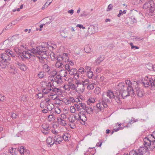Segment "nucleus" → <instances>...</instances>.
Instances as JSON below:
<instances>
[{
	"mask_svg": "<svg viewBox=\"0 0 155 155\" xmlns=\"http://www.w3.org/2000/svg\"><path fill=\"white\" fill-rule=\"evenodd\" d=\"M143 144L145 146H149L150 150L155 148V131L152 134L148 135L143 139Z\"/></svg>",
	"mask_w": 155,
	"mask_h": 155,
	"instance_id": "f257e3e1",
	"label": "nucleus"
},
{
	"mask_svg": "<svg viewBox=\"0 0 155 155\" xmlns=\"http://www.w3.org/2000/svg\"><path fill=\"white\" fill-rule=\"evenodd\" d=\"M131 88L133 89V95L136 94L139 97H142L144 94L143 89L139 87L138 84L135 81H131Z\"/></svg>",
	"mask_w": 155,
	"mask_h": 155,
	"instance_id": "f03ea898",
	"label": "nucleus"
},
{
	"mask_svg": "<svg viewBox=\"0 0 155 155\" xmlns=\"http://www.w3.org/2000/svg\"><path fill=\"white\" fill-rule=\"evenodd\" d=\"M125 82L127 84H128V86L126 89V90L125 89L121 91V94L120 97L123 98V99L130 96H132L133 93V89L131 88V81L130 80H126Z\"/></svg>",
	"mask_w": 155,
	"mask_h": 155,
	"instance_id": "7ed1b4c3",
	"label": "nucleus"
},
{
	"mask_svg": "<svg viewBox=\"0 0 155 155\" xmlns=\"http://www.w3.org/2000/svg\"><path fill=\"white\" fill-rule=\"evenodd\" d=\"M142 83L145 87H150L151 90H155V77L152 78L146 77L142 81Z\"/></svg>",
	"mask_w": 155,
	"mask_h": 155,
	"instance_id": "20e7f679",
	"label": "nucleus"
},
{
	"mask_svg": "<svg viewBox=\"0 0 155 155\" xmlns=\"http://www.w3.org/2000/svg\"><path fill=\"white\" fill-rule=\"evenodd\" d=\"M143 8L144 9H149L150 12L152 15H155V3L153 1H149L145 3L143 5Z\"/></svg>",
	"mask_w": 155,
	"mask_h": 155,
	"instance_id": "39448f33",
	"label": "nucleus"
},
{
	"mask_svg": "<svg viewBox=\"0 0 155 155\" xmlns=\"http://www.w3.org/2000/svg\"><path fill=\"white\" fill-rule=\"evenodd\" d=\"M140 147L138 149V152L140 155H149L150 152L149 150H151L149 149V146Z\"/></svg>",
	"mask_w": 155,
	"mask_h": 155,
	"instance_id": "423d86ee",
	"label": "nucleus"
},
{
	"mask_svg": "<svg viewBox=\"0 0 155 155\" xmlns=\"http://www.w3.org/2000/svg\"><path fill=\"white\" fill-rule=\"evenodd\" d=\"M48 44L47 43H44V45H41V46L37 47V50H38V54H40L42 53H45V52H46L48 50V47H47Z\"/></svg>",
	"mask_w": 155,
	"mask_h": 155,
	"instance_id": "0eeeda50",
	"label": "nucleus"
},
{
	"mask_svg": "<svg viewBox=\"0 0 155 155\" xmlns=\"http://www.w3.org/2000/svg\"><path fill=\"white\" fill-rule=\"evenodd\" d=\"M52 78L51 79V81H54L56 82L57 84H61L62 82V81L61 79V78L60 77V76L58 75H53L51 76V78Z\"/></svg>",
	"mask_w": 155,
	"mask_h": 155,
	"instance_id": "6e6552de",
	"label": "nucleus"
},
{
	"mask_svg": "<svg viewBox=\"0 0 155 155\" xmlns=\"http://www.w3.org/2000/svg\"><path fill=\"white\" fill-rule=\"evenodd\" d=\"M25 45H23L20 46V47L17 48H15L14 50L15 51L17 54H20L21 57L22 54V52L23 50L26 49V47H25Z\"/></svg>",
	"mask_w": 155,
	"mask_h": 155,
	"instance_id": "1a4fd4ad",
	"label": "nucleus"
},
{
	"mask_svg": "<svg viewBox=\"0 0 155 155\" xmlns=\"http://www.w3.org/2000/svg\"><path fill=\"white\" fill-rule=\"evenodd\" d=\"M77 85V87H78V89L80 90L81 92H83L84 90V87L83 86L82 84V81H81L80 80H77L75 82Z\"/></svg>",
	"mask_w": 155,
	"mask_h": 155,
	"instance_id": "9d476101",
	"label": "nucleus"
},
{
	"mask_svg": "<svg viewBox=\"0 0 155 155\" xmlns=\"http://www.w3.org/2000/svg\"><path fill=\"white\" fill-rule=\"evenodd\" d=\"M31 56V53H29L28 51H25L23 50L22 52V54L21 58L22 59L24 58H25L27 59H28L30 58Z\"/></svg>",
	"mask_w": 155,
	"mask_h": 155,
	"instance_id": "9b49d317",
	"label": "nucleus"
},
{
	"mask_svg": "<svg viewBox=\"0 0 155 155\" xmlns=\"http://www.w3.org/2000/svg\"><path fill=\"white\" fill-rule=\"evenodd\" d=\"M96 108V107L94 106L93 108L91 106H88L87 105L84 110L87 114H91L93 113V110H94Z\"/></svg>",
	"mask_w": 155,
	"mask_h": 155,
	"instance_id": "f8f14e48",
	"label": "nucleus"
},
{
	"mask_svg": "<svg viewBox=\"0 0 155 155\" xmlns=\"http://www.w3.org/2000/svg\"><path fill=\"white\" fill-rule=\"evenodd\" d=\"M102 99L103 101L101 102V103L104 108H107L108 106L106 104L110 103V100L107 98L104 97L103 96Z\"/></svg>",
	"mask_w": 155,
	"mask_h": 155,
	"instance_id": "ddd939ff",
	"label": "nucleus"
},
{
	"mask_svg": "<svg viewBox=\"0 0 155 155\" xmlns=\"http://www.w3.org/2000/svg\"><path fill=\"white\" fill-rule=\"evenodd\" d=\"M128 84H127L124 83H120L117 86V88L120 89V91H122L125 89H127Z\"/></svg>",
	"mask_w": 155,
	"mask_h": 155,
	"instance_id": "4468645a",
	"label": "nucleus"
},
{
	"mask_svg": "<svg viewBox=\"0 0 155 155\" xmlns=\"http://www.w3.org/2000/svg\"><path fill=\"white\" fill-rule=\"evenodd\" d=\"M7 57H8V54L6 53L2 54H0V58L2 59V61H6L8 63V65L9 64L8 61H7Z\"/></svg>",
	"mask_w": 155,
	"mask_h": 155,
	"instance_id": "2eb2a0df",
	"label": "nucleus"
},
{
	"mask_svg": "<svg viewBox=\"0 0 155 155\" xmlns=\"http://www.w3.org/2000/svg\"><path fill=\"white\" fill-rule=\"evenodd\" d=\"M62 138L60 136L58 135H57V138H56V141L55 142H54L53 143H52L51 144V145H53V144L55 143L56 144H60L62 142Z\"/></svg>",
	"mask_w": 155,
	"mask_h": 155,
	"instance_id": "dca6fc26",
	"label": "nucleus"
},
{
	"mask_svg": "<svg viewBox=\"0 0 155 155\" xmlns=\"http://www.w3.org/2000/svg\"><path fill=\"white\" fill-rule=\"evenodd\" d=\"M69 59V58L68 56V54L67 53H64L62 55V62L63 63L66 62L68 61Z\"/></svg>",
	"mask_w": 155,
	"mask_h": 155,
	"instance_id": "f3484780",
	"label": "nucleus"
},
{
	"mask_svg": "<svg viewBox=\"0 0 155 155\" xmlns=\"http://www.w3.org/2000/svg\"><path fill=\"white\" fill-rule=\"evenodd\" d=\"M114 93L111 90H108L107 93V96L110 99H112L114 97Z\"/></svg>",
	"mask_w": 155,
	"mask_h": 155,
	"instance_id": "a211bd4d",
	"label": "nucleus"
},
{
	"mask_svg": "<svg viewBox=\"0 0 155 155\" xmlns=\"http://www.w3.org/2000/svg\"><path fill=\"white\" fill-rule=\"evenodd\" d=\"M60 75H59L60 76L61 78L65 77L67 76L68 74L67 71H66V70H64V69L61 70L60 71Z\"/></svg>",
	"mask_w": 155,
	"mask_h": 155,
	"instance_id": "6ab92c4d",
	"label": "nucleus"
},
{
	"mask_svg": "<svg viewBox=\"0 0 155 155\" xmlns=\"http://www.w3.org/2000/svg\"><path fill=\"white\" fill-rule=\"evenodd\" d=\"M69 74L71 75H74L77 74L78 71L76 68H72L69 71Z\"/></svg>",
	"mask_w": 155,
	"mask_h": 155,
	"instance_id": "aec40b11",
	"label": "nucleus"
},
{
	"mask_svg": "<svg viewBox=\"0 0 155 155\" xmlns=\"http://www.w3.org/2000/svg\"><path fill=\"white\" fill-rule=\"evenodd\" d=\"M5 52L7 54L10 55L12 57H14L15 56V54L10 49L7 50Z\"/></svg>",
	"mask_w": 155,
	"mask_h": 155,
	"instance_id": "412c9836",
	"label": "nucleus"
},
{
	"mask_svg": "<svg viewBox=\"0 0 155 155\" xmlns=\"http://www.w3.org/2000/svg\"><path fill=\"white\" fill-rule=\"evenodd\" d=\"M58 120L59 123L62 126H65L66 125L65 121L61 118L58 119Z\"/></svg>",
	"mask_w": 155,
	"mask_h": 155,
	"instance_id": "4be33fe9",
	"label": "nucleus"
},
{
	"mask_svg": "<svg viewBox=\"0 0 155 155\" xmlns=\"http://www.w3.org/2000/svg\"><path fill=\"white\" fill-rule=\"evenodd\" d=\"M41 126L43 129L45 130L49 131L48 130H50L48 124L45 123L42 124Z\"/></svg>",
	"mask_w": 155,
	"mask_h": 155,
	"instance_id": "5701e85b",
	"label": "nucleus"
},
{
	"mask_svg": "<svg viewBox=\"0 0 155 155\" xmlns=\"http://www.w3.org/2000/svg\"><path fill=\"white\" fill-rule=\"evenodd\" d=\"M59 90V88L55 87H54V89L52 91V92H53L54 93H51L50 95V96H53L55 95L56 93L58 92Z\"/></svg>",
	"mask_w": 155,
	"mask_h": 155,
	"instance_id": "b1692460",
	"label": "nucleus"
},
{
	"mask_svg": "<svg viewBox=\"0 0 155 155\" xmlns=\"http://www.w3.org/2000/svg\"><path fill=\"white\" fill-rule=\"evenodd\" d=\"M63 64L62 62H56L55 64V66L58 68H62L63 67Z\"/></svg>",
	"mask_w": 155,
	"mask_h": 155,
	"instance_id": "393cba45",
	"label": "nucleus"
},
{
	"mask_svg": "<svg viewBox=\"0 0 155 155\" xmlns=\"http://www.w3.org/2000/svg\"><path fill=\"white\" fill-rule=\"evenodd\" d=\"M43 68L45 69V71L48 72L50 70V68L48 65L46 64H44L43 65Z\"/></svg>",
	"mask_w": 155,
	"mask_h": 155,
	"instance_id": "a878e982",
	"label": "nucleus"
},
{
	"mask_svg": "<svg viewBox=\"0 0 155 155\" xmlns=\"http://www.w3.org/2000/svg\"><path fill=\"white\" fill-rule=\"evenodd\" d=\"M78 116V117H79V119L80 120H81L83 122V123H82V124H85V122L87 120V117H84V118H82V116L79 113L77 114Z\"/></svg>",
	"mask_w": 155,
	"mask_h": 155,
	"instance_id": "bb28decb",
	"label": "nucleus"
},
{
	"mask_svg": "<svg viewBox=\"0 0 155 155\" xmlns=\"http://www.w3.org/2000/svg\"><path fill=\"white\" fill-rule=\"evenodd\" d=\"M12 24H8L7 25V26L5 27V28L2 30V32L0 33V35L3 32L5 31V30H8L11 29L12 27Z\"/></svg>",
	"mask_w": 155,
	"mask_h": 155,
	"instance_id": "cd10ccee",
	"label": "nucleus"
},
{
	"mask_svg": "<svg viewBox=\"0 0 155 155\" xmlns=\"http://www.w3.org/2000/svg\"><path fill=\"white\" fill-rule=\"evenodd\" d=\"M128 155H140L138 152H137L136 150H133L131 151Z\"/></svg>",
	"mask_w": 155,
	"mask_h": 155,
	"instance_id": "c85d7f7f",
	"label": "nucleus"
},
{
	"mask_svg": "<svg viewBox=\"0 0 155 155\" xmlns=\"http://www.w3.org/2000/svg\"><path fill=\"white\" fill-rule=\"evenodd\" d=\"M19 151L21 154H24V152L26 153V149L24 147L21 146L20 148Z\"/></svg>",
	"mask_w": 155,
	"mask_h": 155,
	"instance_id": "c756f323",
	"label": "nucleus"
},
{
	"mask_svg": "<svg viewBox=\"0 0 155 155\" xmlns=\"http://www.w3.org/2000/svg\"><path fill=\"white\" fill-rule=\"evenodd\" d=\"M104 58H102L101 56L99 57L95 61V62L97 63L100 64L101 62L102 61L104 60Z\"/></svg>",
	"mask_w": 155,
	"mask_h": 155,
	"instance_id": "7c9ffc66",
	"label": "nucleus"
},
{
	"mask_svg": "<svg viewBox=\"0 0 155 155\" xmlns=\"http://www.w3.org/2000/svg\"><path fill=\"white\" fill-rule=\"evenodd\" d=\"M48 88L49 91H52L54 89V87H55L54 85H52L51 83L50 82L48 83Z\"/></svg>",
	"mask_w": 155,
	"mask_h": 155,
	"instance_id": "2f4dec72",
	"label": "nucleus"
},
{
	"mask_svg": "<svg viewBox=\"0 0 155 155\" xmlns=\"http://www.w3.org/2000/svg\"><path fill=\"white\" fill-rule=\"evenodd\" d=\"M47 51L45 52V53H42L40 54H38L39 56L41 57V58H44V59H46L47 58Z\"/></svg>",
	"mask_w": 155,
	"mask_h": 155,
	"instance_id": "473e14b6",
	"label": "nucleus"
},
{
	"mask_svg": "<svg viewBox=\"0 0 155 155\" xmlns=\"http://www.w3.org/2000/svg\"><path fill=\"white\" fill-rule=\"evenodd\" d=\"M52 139L51 137H48L46 140V142L48 144L50 145V147L52 146V145H51V144L52 143H51L52 142Z\"/></svg>",
	"mask_w": 155,
	"mask_h": 155,
	"instance_id": "72a5a7b5",
	"label": "nucleus"
},
{
	"mask_svg": "<svg viewBox=\"0 0 155 155\" xmlns=\"http://www.w3.org/2000/svg\"><path fill=\"white\" fill-rule=\"evenodd\" d=\"M118 95H114V97L113 98H114L115 100L117 102V103H120V99L122 98V97H118Z\"/></svg>",
	"mask_w": 155,
	"mask_h": 155,
	"instance_id": "f704fd0d",
	"label": "nucleus"
},
{
	"mask_svg": "<svg viewBox=\"0 0 155 155\" xmlns=\"http://www.w3.org/2000/svg\"><path fill=\"white\" fill-rule=\"evenodd\" d=\"M130 19V21H132L133 23H136L137 20L135 18V17L134 16H132L129 17Z\"/></svg>",
	"mask_w": 155,
	"mask_h": 155,
	"instance_id": "c9c22d12",
	"label": "nucleus"
},
{
	"mask_svg": "<svg viewBox=\"0 0 155 155\" xmlns=\"http://www.w3.org/2000/svg\"><path fill=\"white\" fill-rule=\"evenodd\" d=\"M81 103H79L80 107H81V108H82V110H85V109L87 106V105L84 103H82L81 101Z\"/></svg>",
	"mask_w": 155,
	"mask_h": 155,
	"instance_id": "e433bc0d",
	"label": "nucleus"
},
{
	"mask_svg": "<svg viewBox=\"0 0 155 155\" xmlns=\"http://www.w3.org/2000/svg\"><path fill=\"white\" fill-rule=\"evenodd\" d=\"M44 72L43 71H40L38 75V77L40 78H42L44 77Z\"/></svg>",
	"mask_w": 155,
	"mask_h": 155,
	"instance_id": "4c0bfd02",
	"label": "nucleus"
},
{
	"mask_svg": "<svg viewBox=\"0 0 155 155\" xmlns=\"http://www.w3.org/2000/svg\"><path fill=\"white\" fill-rule=\"evenodd\" d=\"M94 92L96 94H99L100 92V88L99 87H96L94 91Z\"/></svg>",
	"mask_w": 155,
	"mask_h": 155,
	"instance_id": "58836bf2",
	"label": "nucleus"
},
{
	"mask_svg": "<svg viewBox=\"0 0 155 155\" xmlns=\"http://www.w3.org/2000/svg\"><path fill=\"white\" fill-rule=\"evenodd\" d=\"M93 75V73L92 71H90L87 73V76L89 78H92Z\"/></svg>",
	"mask_w": 155,
	"mask_h": 155,
	"instance_id": "ea45409f",
	"label": "nucleus"
},
{
	"mask_svg": "<svg viewBox=\"0 0 155 155\" xmlns=\"http://www.w3.org/2000/svg\"><path fill=\"white\" fill-rule=\"evenodd\" d=\"M101 104L100 103H98L96 104V106H95L96 107V108H98L100 109V111H101L103 110V108L102 107V106L101 105Z\"/></svg>",
	"mask_w": 155,
	"mask_h": 155,
	"instance_id": "a19ab883",
	"label": "nucleus"
},
{
	"mask_svg": "<svg viewBox=\"0 0 155 155\" xmlns=\"http://www.w3.org/2000/svg\"><path fill=\"white\" fill-rule=\"evenodd\" d=\"M69 122L72 123H73L75 121V119L73 118V116H70L68 118Z\"/></svg>",
	"mask_w": 155,
	"mask_h": 155,
	"instance_id": "79ce46f5",
	"label": "nucleus"
},
{
	"mask_svg": "<svg viewBox=\"0 0 155 155\" xmlns=\"http://www.w3.org/2000/svg\"><path fill=\"white\" fill-rule=\"evenodd\" d=\"M79 112L80 114V115H81L82 116H83L84 118V117H86L85 114V113H86L85 110H84V111H83V110H81Z\"/></svg>",
	"mask_w": 155,
	"mask_h": 155,
	"instance_id": "37998d69",
	"label": "nucleus"
},
{
	"mask_svg": "<svg viewBox=\"0 0 155 155\" xmlns=\"http://www.w3.org/2000/svg\"><path fill=\"white\" fill-rule=\"evenodd\" d=\"M151 66L150 68H148V69L150 70L155 71V65H153L152 64H150Z\"/></svg>",
	"mask_w": 155,
	"mask_h": 155,
	"instance_id": "c03bdc74",
	"label": "nucleus"
},
{
	"mask_svg": "<svg viewBox=\"0 0 155 155\" xmlns=\"http://www.w3.org/2000/svg\"><path fill=\"white\" fill-rule=\"evenodd\" d=\"M89 80L88 79H86L84 81H82V84L83 85V86L84 87V85H85L89 83Z\"/></svg>",
	"mask_w": 155,
	"mask_h": 155,
	"instance_id": "a18cd8bd",
	"label": "nucleus"
},
{
	"mask_svg": "<svg viewBox=\"0 0 155 155\" xmlns=\"http://www.w3.org/2000/svg\"><path fill=\"white\" fill-rule=\"evenodd\" d=\"M65 70L69 72L71 69L69 64H66L65 65Z\"/></svg>",
	"mask_w": 155,
	"mask_h": 155,
	"instance_id": "49530a36",
	"label": "nucleus"
},
{
	"mask_svg": "<svg viewBox=\"0 0 155 155\" xmlns=\"http://www.w3.org/2000/svg\"><path fill=\"white\" fill-rule=\"evenodd\" d=\"M48 118L49 121L54 120H55V117L52 115H49L48 116Z\"/></svg>",
	"mask_w": 155,
	"mask_h": 155,
	"instance_id": "de8ad7c7",
	"label": "nucleus"
},
{
	"mask_svg": "<svg viewBox=\"0 0 155 155\" xmlns=\"http://www.w3.org/2000/svg\"><path fill=\"white\" fill-rule=\"evenodd\" d=\"M57 62H62V55H59L57 57Z\"/></svg>",
	"mask_w": 155,
	"mask_h": 155,
	"instance_id": "09e8293b",
	"label": "nucleus"
},
{
	"mask_svg": "<svg viewBox=\"0 0 155 155\" xmlns=\"http://www.w3.org/2000/svg\"><path fill=\"white\" fill-rule=\"evenodd\" d=\"M94 88V85L93 84H91L87 86V89L89 90H90L91 89H93Z\"/></svg>",
	"mask_w": 155,
	"mask_h": 155,
	"instance_id": "8fccbe9b",
	"label": "nucleus"
},
{
	"mask_svg": "<svg viewBox=\"0 0 155 155\" xmlns=\"http://www.w3.org/2000/svg\"><path fill=\"white\" fill-rule=\"evenodd\" d=\"M138 121V120L137 119H136L134 118H132L130 120L129 122L131 124H132L137 122Z\"/></svg>",
	"mask_w": 155,
	"mask_h": 155,
	"instance_id": "3c124183",
	"label": "nucleus"
},
{
	"mask_svg": "<svg viewBox=\"0 0 155 155\" xmlns=\"http://www.w3.org/2000/svg\"><path fill=\"white\" fill-rule=\"evenodd\" d=\"M116 93L115 94V96H118V97H120V95L121 94V91H120L119 90H117L116 91Z\"/></svg>",
	"mask_w": 155,
	"mask_h": 155,
	"instance_id": "603ef678",
	"label": "nucleus"
},
{
	"mask_svg": "<svg viewBox=\"0 0 155 155\" xmlns=\"http://www.w3.org/2000/svg\"><path fill=\"white\" fill-rule=\"evenodd\" d=\"M49 91L48 88H47V89L44 88L43 89L42 92L44 94H47L49 93Z\"/></svg>",
	"mask_w": 155,
	"mask_h": 155,
	"instance_id": "864d4df0",
	"label": "nucleus"
},
{
	"mask_svg": "<svg viewBox=\"0 0 155 155\" xmlns=\"http://www.w3.org/2000/svg\"><path fill=\"white\" fill-rule=\"evenodd\" d=\"M53 0H48V1L45 4L44 6L47 7L52 2Z\"/></svg>",
	"mask_w": 155,
	"mask_h": 155,
	"instance_id": "5fc2aeb1",
	"label": "nucleus"
},
{
	"mask_svg": "<svg viewBox=\"0 0 155 155\" xmlns=\"http://www.w3.org/2000/svg\"><path fill=\"white\" fill-rule=\"evenodd\" d=\"M88 102L89 103H94L95 102V99H94V98H89L88 100Z\"/></svg>",
	"mask_w": 155,
	"mask_h": 155,
	"instance_id": "6e6d98bb",
	"label": "nucleus"
},
{
	"mask_svg": "<svg viewBox=\"0 0 155 155\" xmlns=\"http://www.w3.org/2000/svg\"><path fill=\"white\" fill-rule=\"evenodd\" d=\"M70 86L71 89L73 90H75L76 88V87L74 84L73 83H70Z\"/></svg>",
	"mask_w": 155,
	"mask_h": 155,
	"instance_id": "4d7b16f0",
	"label": "nucleus"
},
{
	"mask_svg": "<svg viewBox=\"0 0 155 155\" xmlns=\"http://www.w3.org/2000/svg\"><path fill=\"white\" fill-rule=\"evenodd\" d=\"M89 15L88 13H87L84 11H83V12L81 14L80 16L81 17H86Z\"/></svg>",
	"mask_w": 155,
	"mask_h": 155,
	"instance_id": "13d9d810",
	"label": "nucleus"
},
{
	"mask_svg": "<svg viewBox=\"0 0 155 155\" xmlns=\"http://www.w3.org/2000/svg\"><path fill=\"white\" fill-rule=\"evenodd\" d=\"M91 70V68L89 66H86L85 68V69H84L85 71L87 73L88 72L90 71Z\"/></svg>",
	"mask_w": 155,
	"mask_h": 155,
	"instance_id": "bf43d9fd",
	"label": "nucleus"
},
{
	"mask_svg": "<svg viewBox=\"0 0 155 155\" xmlns=\"http://www.w3.org/2000/svg\"><path fill=\"white\" fill-rule=\"evenodd\" d=\"M71 112V113H74L75 112L76 109L74 106L71 107H70Z\"/></svg>",
	"mask_w": 155,
	"mask_h": 155,
	"instance_id": "052dcab7",
	"label": "nucleus"
},
{
	"mask_svg": "<svg viewBox=\"0 0 155 155\" xmlns=\"http://www.w3.org/2000/svg\"><path fill=\"white\" fill-rule=\"evenodd\" d=\"M74 106H75V107L77 108V110L79 112L82 110V108H80L79 104H74Z\"/></svg>",
	"mask_w": 155,
	"mask_h": 155,
	"instance_id": "680f3d73",
	"label": "nucleus"
},
{
	"mask_svg": "<svg viewBox=\"0 0 155 155\" xmlns=\"http://www.w3.org/2000/svg\"><path fill=\"white\" fill-rule=\"evenodd\" d=\"M62 139L64 140L65 141H68V136L66 135H64L62 136Z\"/></svg>",
	"mask_w": 155,
	"mask_h": 155,
	"instance_id": "e2e57ef3",
	"label": "nucleus"
},
{
	"mask_svg": "<svg viewBox=\"0 0 155 155\" xmlns=\"http://www.w3.org/2000/svg\"><path fill=\"white\" fill-rule=\"evenodd\" d=\"M78 72L81 74H84L85 72L84 69L82 67H81L79 69Z\"/></svg>",
	"mask_w": 155,
	"mask_h": 155,
	"instance_id": "0e129e2a",
	"label": "nucleus"
},
{
	"mask_svg": "<svg viewBox=\"0 0 155 155\" xmlns=\"http://www.w3.org/2000/svg\"><path fill=\"white\" fill-rule=\"evenodd\" d=\"M19 68H20L21 70L24 71H25L26 69L25 66L22 64L21 66L19 67Z\"/></svg>",
	"mask_w": 155,
	"mask_h": 155,
	"instance_id": "69168bd1",
	"label": "nucleus"
},
{
	"mask_svg": "<svg viewBox=\"0 0 155 155\" xmlns=\"http://www.w3.org/2000/svg\"><path fill=\"white\" fill-rule=\"evenodd\" d=\"M37 50V47H36V48H32L31 49L32 51V52L33 53L36 54H38V50Z\"/></svg>",
	"mask_w": 155,
	"mask_h": 155,
	"instance_id": "338daca9",
	"label": "nucleus"
},
{
	"mask_svg": "<svg viewBox=\"0 0 155 155\" xmlns=\"http://www.w3.org/2000/svg\"><path fill=\"white\" fill-rule=\"evenodd\" d=\"M55 112L58 114H59L61 113V110L59 107L56 108L55 109Z\"/></svg>",
	"mask_w": 155,
	"mask_h": 155,
	"instance_id": "774afa93",
	"label": "nucleus"
}]
</instances>
